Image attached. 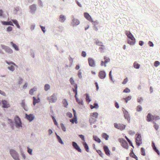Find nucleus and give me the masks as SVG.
<instances>
[{"instance_id":"obj_36","label":"nucleus","mask_w":160,"mask_h":160,"mask_svg":"<svg viewBox=\"0 0 160 160\" xmlns=\"http://www.w3.org/2000/svg\"><path fill=\"white\" fill-rule=\"evenodd\" d=\"M140 65L136 62H135L133 63V67L136 69H138L140 67Z\"/></svg>"},{"instance_id":"obj_12","label":"nucleus","mask_w":160,"mask_h":160,"mask_svg":"<svg viewBox=\"0 0 160 160\" xmlns=\"http://www.w3.org/2000/svg\"><path fill=\"white\" fill-rule=\"evenodd\" d=\"M88 61L89 65L90 66L93 67L95 66V61L93 58H88Z\"/></svg>"},{"instance_id":"obj_32","label":"nucleus","mask_w":160,"mask_h":160,"mask_svg":"<svg viewBox=\"0 0 160 160\" xmlns=\"http://www.w3.org/2000/svg\"><path fill=\"white\" fill-rule=\"evenodd\" d=\"M104 59L105 60V63L104 65V67H106V63H108V62H109L110 61V59L109 58H108L106 56L104 57Z\"/></svg>"},{"instance_id":"obj_23","label":"nucleus","mask_w":160,"mask_h":160,"mask_svg":"<svg viewBox=\"0 0 160 160\" xmlns=\"http://www.w3.org/2000/svg\"><path fill=\"white\" fill-rule=\"evenodd\" d=\"M74 88H72L73 91L75 93V95L78 94V85L77 84H74Z\"/></svg>"},{"instance_id":"obj_60","label":"nucleus","mask_w":160,"mask_h":160,"mask_svg":"<svg viewBox=\"0 0 160 160\" xmlns=\"http://www.w3.org/2000/svg\"><path fill=\"white\" fill-rule=\"evenodd\" d=\"M32 0H25V2L26 4H28L29 3H31L32 2Z\"/></svg>"},{"instance_id":"obj_20","label":"nucleus","mask_w":160,"mask_h":160,"mask_svg":"<svg viewBox=\"0 0 160 160\" xmlns=\"http://www.w3.org/2000/svg\"><path fill=\"white\" fill-rule=\"evenodd\" d=\"M59 21L60 22H64L66 19V18L63 15H61L58 18Z\"/></svg>"},{"instance_id":"obj_19","label":"nucleus","mask_w":160,"mask_h":160,"mask_svg":"<svg viewBox=\"0 0 160 160\" xmlns=\"http://www.w3.org/2000/svg\"><path fill=\"white\" fill-rule=\"evenodd\" d=\"M21 106L23 108L24 110L26 111H28V108L27 106L26 105L25 101L24 100H22V103H21Z\"/></svg>"},{"instance_id":"obj_50","label":"nucleus","mask_w":160,"mask_h":160,"mask_svg":"<svg viewBox=\"0 0 160 160\" xmlns=\"http://www.w3.org/2000/svg\"><path fill=\"white\" fill-rule=\"evenodd\" d=\"M69 81L71 85H73L74 84V81L72 77H71L70 78Z\"/></svg>"},{"instance_id":"obj_45","label":"nucleus","mask_w":160,"mask_h":160,"mask_svg":"<svg viewBox=\"0 0 160 160\" xmlns=\"http://www.w3.org/2000/svg\"><path fill=\"white\" fill-rule=\"evenodd\" d=\"M60 125L62 130L64 132H65L66 131V128L64 125L62 123H61Z\"/></svg>"},{"instance_id":"obj_51","label":"nucleus","mask_w":160,"mask_h":160,"mask_svg":"<svg viewBox=\"0 0 160 160\" xmlns=\"http://www.w3.org/2000/svg\"><path fill=\"white\" fill-rule=\"evenodd\" d=\"M130 92V90L128 88H126L123 91V92L128 93Z\"/></svg>"},{"instance_id":"obj_52","label":"nucleus","mask_w":160,"mask_h":160,"mask_svg":"<svg viewBox=\"0 0 160 160\" xmlns=\"http://www.w3.org/2000/svg\"><path fill=\"white\" fill-rule=\"evenodd\" d=\"M19 7H17L14 8V13L15 14H16L17 13V12L19 10Z\"/></svg>"},{"instance_id":"obj_11","label":"nucleus","mask_w":160,"mask_h":160,"mask_svg":"<svg viewBox=\"0 0 160 160\" xmlns=\"http://www.w3.org/2000/svg\"><path fill=\"white\" fill-rule=\"evenodd\" d=\"M106 76V74L105 72L103 70L100 71L98 74V76L101 79H103L105 78Z\"/></svg>"},{"instance_id":"obj_47","label":"nucleus","mask_w":160,"mask_h":160,"mask_svg":"<svg viewBox=\"0 0 160 160\" xmlns=\"http://www.w3.org/2000/svg\"><path fill=\"white\" fill-rule=\"evenodd\" d=\"M8 68L9 70H10L11 71H12V72L15 69L14 66L12 65L10 66V67H8Z\"/></svg>"},{"instance_id":"obj_58","label":"nucleus","mask_w":160,"mask_h":160,"mask_svg":"<svg viewBox=\"0 0 160 160\" xmlns=\"http://www.w3.org/2000/svg\"><path fill=\"white\" fill-rule=\"evenodd\" d=\"M1 23L3 25H8L9 22L8 21H2L1 22Z\"/></svg>"},{"instance_id":"obj_8","label":"nucleus","mask_w":160,"mask_h":160,"mask_svg":"<svg viewBox=\"0 0 160 160\" xmlns=\"http://www.w3.org/2000/svg\"><path fill=\"white\" fill-rule=\"evenodd\" d=\"M2 108H8L10 107V106L8 101L5 100L2 101Z\"/></svg>"},{"instance_id":"obj_5","label":"nucleus","mask_w":160,"mask_h":160,"mask_svg":"<svg viewBox=\"0 0 160 160\" xmlns=\"http://www.w3.org/2000/svg\"><path fill=\"white\" fill-rule=\"evenodd\" d=\"M56 94L53 93L51 97H48L47 99L49 102H55L57 100Z\"/></svg>"},{"instance_id":"obj_56","label":"nucleus","mask_w":160,"mask_h":160,"mask_svg":"<svg viewBox=\"0 0 160 160\" xmlns=\"http://www.w3.org/2000/svg\"><path fill=\"white\" fill-rule=\"evenodd\" d=\"M79 137L82 139V140L85 142V139L84 138V136L82 134H80L79 135Z\"/></svg>"},{"instance_id":"obj_62","label":"nucleus","mask_w":160,"mask_h":160,"mask_svg":"<svg viewBox=\"0 0 160 160\" xmlns=\"http://www.w3.org/2000/svg\"><path fill=\"white\" fill-rule=\"evenodd\" d=\"M94 107L95 108H96V109H97L99 108V106L98 105V104L97 103H94Z\"/></svg>"},{"instance_id":"obj_10","label":"nucleus","mask_w":160,"mask_h":160,"mask_svg":"<svg viewBox=\"0 0 160 160\" xmlns=\"http://www.w3.org/2000/svg\"><path fill=\"white\" fill-rule=\"evenodd\" d=\"M122 110L124 114V117L125 119H127L128 121L130 120V115L128 113V112L124 108H123Z\"/></svg>"},{"instance_id":"obj_42","label":"nucleus","mask_w":160,"mask_h":160,"mask_svg":"<svg viewBox=\"0 0 160 160\" xmlns=\"http://www.w3.org/2000/svg\"><path fill=\"white\" fill-rule=\"evenodd\" d=\"M6 62L9 65H14V66H16L17 67H18V66L14 62H11V61L8 62L7 61H6Z\"/></svg>"},{"instance_id":"obj_4","label":"nucleus","mask_w":160,"mask_h":160,"mask_svg":"<svg viewBox=\"0 0 160 160\" xmlns=\"http://www.w3.org/2000/svg\"><path fill=\"white\" fill-rule=\"evenodd\" d=\"M119 141L121 144L122 146L124 148L128 149V146L127 141L123 138L119 139Z\"/></svg>"},{"instance_id":"obj_64","label":"nucleus","mask_w":160,"mask_h":160,"mask_svg":"<svg viewBox=\"0 0 160 160\" xmlns=\"http://www.w3.org/2000/svg\"><path fill=\"white\" fill-rule=\"evenodd\" d=\"M86 53L85 51H83L82 52V56L83 57H85L86 56Z\"/></svg>"},{"instance_id":"obj_44","label":"nucleus","mask_w":160,"mask_h":160,"mask_svg":"<svg viewBox=\"0 0 160 160\" xmlns=\"http://www.w3.org/2000/svg\"><path fill=\"white\" fill-rule=\"evenodd\" d=\"M132 97L131 96H128L125 98H123V99H124L125 102L127 103L128 102V101L130 100L131 99Z\"/></svg>"},{"instance_id":"obj_43","label":"nucleus","mask_w":160,"mask_h":160,"mask_svg":"<svg viewBox=\"0 0 160 160\" xmlns=\"http://www.w3.org/2000/svg\"><path fill=\"white\" fill-rule=\"evenodd\" d=\"M126 127V126L122 124H119V129L122 130L124 129Z\"/></svg>"},{"instance_id":"obj_39","label":"nucleus","mask_w":160,"mask_h":160,"mask_svg":"<svg viewBox=\"0 0 160 160\" xmlns=\"http://www.w3.org/2000/svg\"><path fill=\"white\" fill-rule=\"evenodd\" d=\"M58 142L61 144H63L64 142L62 141V139H61V138L59 136H57V138Z\"/></svg>"},{"instance_id":"obj_31","label":"nucleus","mask_w":160,"mask_h":160,"mask_svg":"<svg viewBox=\"0 0 160 160\" xmlns=\"http://www.w3.org/2000/svg\"><path fill=\"white\" fill-rule=\"evenodd\" d=\"M152 146L153 147L154 151H156V152L157 153V154H158L159 155V151H158L157 149V148L156 147L154 142H152Z\"/></svg>"},{"instance_id":"obj_1","label":"nucleus","mask_w":160,"mask_h":160,"mask_svg":"<svg viewBox=\"0 0 160 160\" xmlns=\"http://www.w3.org/2000/svg\"><path fill=\"white\" fill-rule=\"evenodd\" d=\"M128 38L127 40L128 43L131 45H133L135 42V39L132 33L129 31H126L125 32Z\"/></svg>"},{"instance_id":"obj_61","label":"nucleus","mask_w":160,"mask_h":160,"mask_svg":"<svg viewBox=\"0 0 160 160\" xmlns=\"http://www.w3.org/2000/svg\"><path fill=\"white\" fill-rule=\"evenodd\" d=\"M81 70H80L78 72V77L80 79H81L82 78V72L80 71Z\"/></svg>"},{"instance_id":"obj_25","label":"nucleus","mask_w":160,"mask_h":160,"mask_svg":"<svg viewBox=\"0 0 160 160\" xmlns=\"http://www.w3.org/2000/svg\"><path fill=\"white\" fill-rule=\"evenodd\" d=\"M8 123L10 124V126L11 127V128L12 129H13L14 128V123L10 119H8Z\"/></svg>"},{"instance_id":"obj_48","label":"nucleus","mask_w":160,"mask_h":160,"mask_svg":"<svg viewBox=\"0 0 160 160\" xmlns=\"http://www.w3.org/2000/svg\"><path fill=\"white\" fill-rule=\"evenodd\" d=\"M28 152L31 155H32V150L29 147H27Z\"/></svg>"},{"instance_id":"obj_34","label":"nucleus","mask_w":160,"mask_h":160,"mask_svg":"<svg viewBox=\"0 0 160 160\" xmlns=\"http://www.w3.org/2000/svg\"><path fill=\"white\" fill-rule=\"evenodd\" d=\"M130 156L132 158H135L136 160H138L137 157L135 154L133 152H130Z\"/></svg>"},{"instance_id":"obj_15","label":"nucleus","mask_w":160,"mask_h":160,"mask_svg":"<svg viewBox=\"0 0 160 160\" xmlns=\"http://www.w3.org/2000/svg\"><path fill=\"white\" fill-rule=\"evenodd\" d=\"M72 22L71 23V25L73 27L74 26L78 25L80 24L79 21L75 18H73L72 20Z\"/></svg>"},{"instance_id":"obj_18","label":"nucleus","mask_w":160,"mask_h":160,"mask_svg":"<svg viewBox=\"0 0 160 160\" xmlns=\"http://www.w3.org/2000/svg\"><path fill=\"white\" fill-rule=\"evenodd\" d=\"M84 16L86 19L90 22H93L92 17L88 12H84Z\"/></svg>"},{"instance_id":"obj_59","label":"nucleus","mask_w":160,"mask_h":160,"mask_svg":"<svg viewBox=\"0 0 160 160\" xmlns=\"http://www.w3.org/2000/svg\"><path fill=\"white\" fill-rule=\"evenodd\" d=\"M141 152H142V155L143 156H145V150L143 148H141Z\"/></svg>"},{"instance_id":"obj_35","label":"nucleus","mask_w":160,"mask_h":160,"mask_svg":"<svg viewBox=\"0 0 160 160\" xmlns=\"http://www.w3.org/2000/svg\"><path fill=\"white\" fill-rule=\"evenodd\" d=\"M102 136L106 140H107L108 139L109 136L107 133H103L102 134Z\"/></svg>"},{"instance_id":"obj_37","label":"nucleus","mask_w":160,"mask_h":160,"mask_svg":"<svg viewBox=\"0 0 160 160\" xmlns=\"http://www.w3.org/2000/svg\"><path fill=\"white\" fill-rule=\"evenodd\" d=\"M96 150L97 152L101 157L103 158V156L104 155V154L101 151L99 150Z\"/></svg>"},{"instance_id":"obj_14","label":"nucleus","mask_w":160,"mask_h":160,"mask_svg":"<svg viewBox=\"0 0 160 160\" xmlns=\"http://www.w3.org/2000/svg\"><path fill=\"white\" fill-rule=\"evenodd\" d=\"M25 118L29 121L31 122L34 119V116L32 114H30L28 115L27 114H26Z\"/></svg>"},{"instance_id":"obj_30","label":"nucleus","mask_w":160,"mask_h":160,"mask_svg":"<svg viewBox=\"0 0 160 160\" xmlns=\"http://www.w3.org/2000/svg\"><path fill=\"white\" fill-rule=\"evenodd\" d=\"M93 139L96 142L98 143H100L101 142V140L100 138L98 137L97 136L93 135Z\"/></svg>"},{"instance_id":"obj_57","label":"nucleus","mask_w":160,"mask_h":160,"mask_svg":"<svg viewBox=\"0 0 160 160\" xmlns=\"http://www.w3.org/2000/svg\"><path fill=\"white\" fill-rule=\"evenodd\" d=\"M40 27L42 29V31L44 33L45 32H46V30H45V27L44 26H42L41 25H40Z\"/></svg>"},{"instance_id":"obj_27","label":"nucleus","mask_w":160,"mask_h":160,"mask_svg":"<svg viewBox=\"0 0 160 160\" xmlns=\"http://www.w3.org/2000/svg\"><path fill=\"white\" fill-rule=\"evenodd\" d=\"M37 90V88L35 87H34L30 89L29 91V93L31 95H33V92L36 91Z\"/></svg>"},{"instance_id":"obj_26","label":"nucleus","mask_w":160,"mask_h":160,"mask_svg":"<svg viewBox=\"0 0 160 160\" xmlns=\"http://www.w3.org/2000/svg\"><path fill=\"white\" fill-rule=\"evenodd\" d=\"M97 121V119L93 118H91L89 120V122L90 125L92 124H95Z\"/></svg>"},{"instance_id":"obj_24","label":"nucleus","mask_w":160,"mask_h":160,"mask_svg":"<svg viewBox=\"0 0 160 160\" xmlns=\"http://www.w3.org/2000/svg\"><path fill=\"white\" fill-rule=\"evenodd\" d=\"M10 44L12 45V47L15 49L16 51H19V49L18 46L14 43L13 42H10Z\"/></svg>"},{"instance_id":"obj_29","label":"nucleus","mask_w":160,"mask_h":160,"mask_svg":"<svg viewBox=\"0 0 160 160\" xmlns=\"http://www.w3.org/2000/svg\"><path fill=\"white\" fill-rule=\"evenodd\" d=\"M12 21L13 23H14L16 25L17 28H20V26L18 24V21L16 20L12 19Z\"/></svg>"},{"instance_id":"obj_63","label":"nucleus","mask_w":160,"mask_h":160,"mask_svg":"<svg viewBox=\"0 0 160 160\" xmlns=\"http://www.w3.org/2000/svg\"><path fill=\"white\" fill-rule=\"evenodd\" d=\"M38 2L39 6L42 7H43V4L41 0H38Z\"/></svg>"},{"instance_id":"obj_41","label":"nucleus","mask_w":160,"mask_h":160,"mask_svg":"<svg viewBox=\"0 0 160 160\" xmlns=\"http://www.w3.org/2000/svg\"><path fill=\"white\" fill-rule=\"evenodd\" d=\"M92 116L94 117L95 118H97L98 117V113L97 112H94L92 113Z\"/></svg>"},{"instance_id":"obj_17","label":"nucleus","mask_w":160,"mask_h":160,"mask_svg":"<svg viewBox=\"0 0 160 160\" xmlns=\"http://www.w3.org/2000/svg\"><path fill=\"white\" fill-rule=\"evenodd\" d=\"M29 8L30 9V12L32 14L34 13L36 10V5L35 4H33L32 5L30 6Z\"/></svg>"},{"instance_id":"obj_49","label":"nucleus","mask_w":160,"mask_h":160,"mask_svg":"<svg viewBox=\"0 0 160 160\" xmlns=\"http://www.w3.org/2000/svg\"><path fill=\"white\" fill-rule=\"evenodd\" d=\"M160 64V63L158 61H156L154 63V65L155 67H157Z\"/></svg>"},{"instance_id":"obj_40","label":"nucleus","mask_w":160,"mask_h":160,"mask_svg":"<svg viewBox=\"0 0 160 160\" xmlns=\"http://www.w3.org/2000/svg\"><path fill=\"white\" fill-rule=\"evenodd\" d=\"M50 86L48 84H47L44 86V90L45 91H47L50 88Z\"/></svg>"},{"instance_id":"obj_38","label":"nucleus","mask_w":160,"mask_h":160,"mask_svg":"<svg viewBox=\"0 0 160 160\" xmlns=\"http://www.w3.org/2000/svg\"><path fill=\"white\" fill-rule=\"evenodd\" d=\"M96 44L98 45L101 46L102 47H103L104 46L102 44V43L101 42H100L98 40L96 41Z\"/></svg>"},{"instance_id":"obj_6","label":"nucleus","mask_w":160,"mask_h":160,"mask_svg":"<svg viewBox=\"0 0 160 160\" xmlns=\"http://www.w3.org/2000/svg\"><path fill=\"white\" fill-rule=\"evenodd\" d=\"M147 121L148 122L151 120H157L159 119V118L157 116L152 115L150 114H148L147 117Z\"/></svg>"},{"instance_id":"obj_46","label":"nucleus","mask_w":160,"mask_h":160,"mask_svg":"<svg viewBox=\"0 0 160 160\" xmlns=\"http://www.w3.org/2000/svg\"><path fill=\"white\" fill-rule=\"evenodd\" d=\"M125 138L128 142L130 145H132V142L126 136H125Z\"/></svg>"},{"instance_id":"obj_22","label":"nucleus","mask_w":160,"mask_h":160,"mask_svg":"<svg viewBox=\"0 0 160 160\" xmlns=\"http://www.w3.org/2000/svg\"><path fill=\"white\" fill-rule=\"evenodd\" d=\"M77 95H75V97L76 99V101L78 102V103L79 105H83V100H82L81 101H80L79 99L77 97Z\"/></svg>"},{"instance_id":"obj_54","label":"nucleus","mask_w":160,"mask_h":160,"mask_svg":"<svg viewBox=\"0 0 160 160\" xmlns=\"http://www.w3.org/2000/svg\"><path fill=\"white\" fill-rule=\"evenodd\" d=\"M12 28L11 26L8 27L6 29V30L7 32H11L12 30Z\"/></svg>"},{"instance_id":"obj_3","label":"nucleus","mask_w":160,"mask_h":160,"mask_svg":"<svg viewBox=\"0 0 160 160\" xmlns=\"http://www.w3.org/2000/svg\"><path fill=\"white\" fill-rule=\"evenodd\" d=\"M10 153L14 160H20L19 157V154L16 150L11 149L10 150Z\"/></svg>"},{"instance_id":"obj_16","label":"nucleus","mask_w":160,"mask_h":160,"mask_svg":"<svg viewBox=\"0 0 160 160\" xmlns=\"http://www.w3.org/2000/svg\"><path fill=\"white\" fill-rule=\"evenodd\" d=\"M103 149L106 154L108 156H109L110 155V151L108 147L106 145H104L103 146Z\"/></svg>"},{"instance_id":"obj_55","label":"nucleus","mask_w":160,"mask_h":160,"mask_svg":"<svg viewBox=\"0 0 160 160\" xmlns=\"http://www.w3.org/2000/svg\"><path fill=\"white\" fill-rule=\"evenodd\" d=\"M66 115L67 116L69 117L70 118H72V113L69 112H68L66 113Z\"/></svg>"},{"instance_id":"obj_13","label":"nucleus","mask_w":160,"mask_h":160,"mask_svg":"<svg viewBox=\"0 0 160 160\" xmlns=\"http://www.w3.org/2000/svg\"><path fill=\"white\" fill-rule=\"evenodd\" d=\"M135 142L138 146L140 145V134L138 132L136 135Z\"/></svg>"},{"instance_id":"obj_21","label":"nucleus","mask_w":160,"mask_h":160,"mask_svg":"<svg viewBox=\"0 0 160 160\" xmlns=\"http://www.w3.org/2000/svg\"><path fill=\"white\" fill-rule=\"evenodd\" d=\"M82 144L86 151L88 152H89V148L88 144L85 142H82Z\"/></svg>"},{"instance_id":"obj_53","label":"nucleus","mask_w":160,"mask_h":160,"mask_svg":"<svg viewBox=\"0 0 160 160\" xmlns=\"http://www.w3.org/2000/svg\"><path fill=\"white\" fill-rule=\"evenodd\" d=\"M30 53L31 56L33 58L34 57V51L32 49H31L30 50Z\"/></svg>"},{"instance_id":"obj_33","label":"nucleus","mask_w":160,"mask_h":160,"mask_svg":"<svg viewBox=\"0 0 160 160\" xmlns=\"http://www.w3.org/2000/svg\"><path fill=\"white\" fill-rule=\"evenodd\" d=\"M62 102L65 108H67L68 105V103L67 100L65 99H64L63 100Z\"/></svg>"},{"instance_id":"obj_9","label":"nucleus","mask_w":160,"mask_h":160,"mask_svg":"<svg viewBox=\"0 0 160 160\" xmlns=\"http://www.w3.org/2000/svg\"><path fill=\"white\" fill-rule=\"evenodd\" d=\"M72 145L73 148L78 152H82V150L81 149L76 142H72Z\"/></svg>"},{"instance_id":"obj_7","label":"nucleus","mask_w":160,"mask_h":160,"mask_svg":"<svg viewBox=\"0 0 160 160\" xmlns=\"http://www.w3.org/2000/svg\"><path fill=\"white\" fill-rule=\"evenodd\" d=\"M1 46L2 49H4L6 52L9 54L12 53V50L9 47L2 44L1 45Z\"/></svg>"},{"instance_id":"obj_28","label":"nucleus","mask_w":160,"mask_h":160,"mask_svg":"<svg viewBox=\"0 0 160 160\" xmlns=\"http://www.w3.org/2000/svg\"><path fill=\"white\" fill-rule=\"evenodd\" d=\"M85 95L86 96V100L87 102L88 103L91 101V99H90L88 94L86 93L85 94Z\"/></svg>"},{"instance_id":"obj_2","label":"nucleus","mask_w":160,"mask_h":160,"mask_svg":"<svg viewBox=\"0 0 160 160\" xmlns=\"http://www.w3.org/2000/svg\"><path fill=\"white\" fill-rule=\"evenodd\" d=\"M14 124H15V126L17 128L22 127V122L21 119L19 116H17L15 118Z\"/></svg>"}]
</instances>
